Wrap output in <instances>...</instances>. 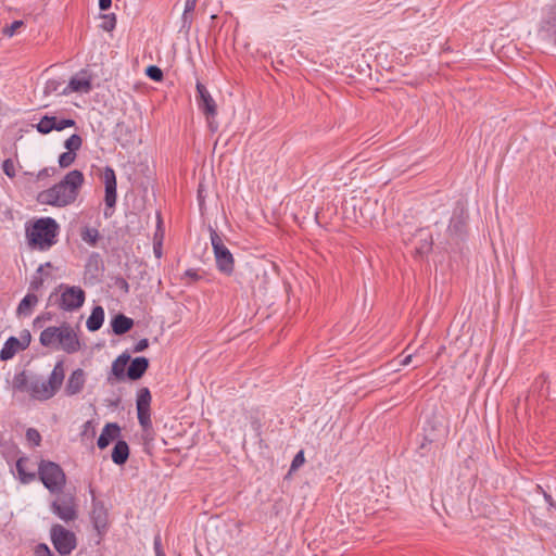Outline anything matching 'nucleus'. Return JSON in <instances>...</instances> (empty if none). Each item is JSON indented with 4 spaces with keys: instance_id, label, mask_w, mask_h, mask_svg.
Wrapping results in <instances>:
<instances>
[{
    "instance_id": "nucleus-3",
    "label": "nucleus",
    "mask_w": 556,
    "mask_h": 556,
    "mask_svg": "<svg viewBox=\"0 0 556 556\" xmlns=\"http://www.w3.org/2000/svg\"><path fill=\"white\" fill-rule=\"evenodd\" d=\"M59 225L51 217H45L36 220L31 228L26 230L28 243L39 250H48L55 243Z\"/></svg>"
},
{
    "instance_id": "nucleus-39",
    "label": "nucleus",
    "mask_w": 556,
    "mask_h": 556,
    "mask_svg": "<svg viewBox=\"0 0 556 556\" xmlns=\"http://www.w3.org/2000/svg\"><path fill=\"white\" fill-rule=\"evenodd\" d=\"M305 462V458H304V452L303 451H300L293 458L292 463H291V467H290V470L291 471H294V470H298Z\"/></svg>"
},
{
    "instance_id": "nucleus-44",
    "label": "nucleus",
    "mask_w": 556,
    "mask_h": 556,
    "mask_svg": "<svg viewBox=\"0 0 556 556\" xmlns=\"http://www.w3.org/2000/svg\"><path fill=\"white\" fill-rule=\"evenodd\" d=\"M198 0H186L185 10H184V18L187 17V14L192 13L195 9Z\"/></svg>"
},
{
    "instance_id": "nucleus-26",
    "label": "nucleus",
    "mask_w": 556,
    "mask_h": 556,
    "mask_svg": "<svg viewBox=\"0 0 556 556\" xmlns=\"http://www.w3.org/2000/svg\"><path fill=\"white\" fill-rule=\"evenodd\" d=\"M27 458L21 457L16 462V471L18 473V479L22 483L26 484L35 480L36 475L34 472H27L25 469V463Z\"/></svg>"
},
{
    "instance_id": "nucleus-15",
    "label": "nucleus",
    "mask_w": 556,
    "mask_h": 556,
    "mask_svg": "<svg viewBox=\"0 0 556 556\" xmlns=\"http://www.w3.org/2000/svg\"><path fill=\"white\" fill-rule=\"evenodd\" d=\"M29 394L33 399L38 401H47L55 395L47 384V381L36 377L30 379Z\"/></svg>"
},
{
    "instance_id": "nucleus-38",
    "label": "nucleus",
    "mask_w": 556,
    "mask_h": 556,
    "mask_svg": "<svg viewBox=\"0 0 556 556\" xmlns=\"http://www.w3.org/2000/svg\"><path fill=\"white\" fill-rule=\"evenodd\" d=\"M26 438L29 442L34 443V445H39L41 441V437L36 429L29 428L26 431Z\"/></svg>"
},
{
    "instance_id": "nucleus-10",
    "label": "nucleus",
    "mask_w": 556,
    "mask_h": 556,
    "mask_svg": "<svg viewBox=\"0 0 556 556\" xmlns=\"http://www.w3.org/2000/svg\"><path fill=\"white\" fill-rule=\"evenodd\" d=\"M31 342V334L29 330L24 329L20 333V338L10 337L0 351V359L9 361L15 356L20 351L26 350Z\"/></svg>"
},
{
    "instance_id": "nucleus-5",
    "label": "nucleus",
    "mask_w": 556,
    "mask_h": 556,
    "mask_svg": "<svg viewBox=\"0 0 556 556\" xmlns=\"http://www.w3.org/2000/svg\"><path fill=\"white\" fill-rule=\"evenodd\" d=\"M38 476L51 493H61L66 483L63 469L54 462L41 460L38 466Z\"/></svg>"
},
{
    "instance_id": "nucleus-4",
    "label": "nucleus",
    "mask_w": 556,
    "mask_h": 556,
    "mask_svg": "<svg viewBox=\"0 0 556 556\" xmlns=\"http://www.w3.org/2000/svg\"><path fill=\"white\" fill-rule=\"evenodd\" d=\"M86 300L85 291L78 286H67L61 283L49 295V303L58 306L64 312H75L79 309Z\"/></svg>"
},
{
    "instance_id": "nucleus-25",
    "label": "nucleus",
    "mask_w": 556,
    "mask_h": 556,
    "mask_svg": "<svg viewBox=\"0 0 556 556\" xmlns=\"http://www.w3.org/2000/svg\"><path fill=\"white\" fill-rule=\"evenodd\" d=\"M129 457V446L128 444L119 440L115 443L112 451V460L116 465H124Z\"/></svg>"
},
{
    "instance_id": "nucleus-1",
    "label": "nucleus",
    "mask_w": 556,
    "mask_h": 556,
    "mask_svg": "<svg viewBox=\"0 0 556 556\" xmlns=\"http://www.w3.org/2000/svg\"><path fill=\"white\" fill-rule=\"evenodd\" d=\"M84 181L85 177L80 170H71L59 184L41 191L38 194V201L56 207L67 206L76 201Z\"/></svg>"
},
{
    "instance_id": "nucleus-47",
    "label": "nucleus",
    "mask_w": 556,
    "mask_h": 556,
    "mask_svg": "<svg viewBox=\"0 0 556 556\" xmlns=\"http://www.w3.org/2000/svg\"><path fill=\"white\" fill-rule=\"evenodd\" d=\"M54 170H55V169H54L53 167H50V168L46 167V168L41 169V170L38 173V179H41V178H43V177H47V176H49V175L53 174V173H54Z\"/></svg>"
},
{
    "instance_id": "nucleus-48",
    "label": "nucleus",
    "mask_w": 556,
    "mask_h": 556,
    "mask_svg": "<svg viewBox=\"0 0 556 556\" xmlns=\"http://www.w3.org/2000/svg\"><path fill=\"white\" fill-rule=\"evenodd\" d=\"M51 318H52V316H51V314H50V313H45V314H42V315L38 316V317L35 319L34 324H35V325H37V324H39V323H41V321L50 320Z\"/></svg>"
},
{
    "instance_id": "nucleus-13",
    "label": "nucleus",
    "mask_w": 556,
    "mask_h": 556,
    "mask_svg": "<svg viewBox=\"0 0 556 556\" xmlns=\"http://www.w3.org/2000/svg\"><path fill=\"white\" fill-rule=\"evenodd\" d=\"M130 362V355L127 353L121 354L111 367V375L108 377V382L114 384L115 382L123 381L127 378L126 366Z\"/></svg>"
},
{
    "instance_id": "nucleus-34",
    "label": "nucleus",
    "mask_w": 556,
    "mask_h": 556,
    "mask_svg": "<svg viewBox=\"0 0 556 556\" xmlns=\"http://www.w3.org/2000/svg\"><path fill=\"white\" fill-rule=\"evenodd\" d=\"M23 26H24L23 21H21V20L14 21L10 25H7L3 27L2 34L7 37H13L17 33V30Z\"/></svg>"
},
{
    "instance_id": "nucleus-51",
    "label": "nucleus",
    "mask_w": 556,
    "mask_h": 556,
    "mask_svg": "<svg viewBox=\"0 0 556 556\" xmlns=\"http://www.w3.org/2000/svg\"><path fill=\"white\" fill-rule=\"evenodd\" d=\"M154 253H155L156 257H161L162 252H161L160 243L157 245L156 244L154 245Z\"/></svg>"
},
{
    "instance_id": "nucleus-53",
    "label": "nucleus",
    "mask_w": 556,
    "mask_h": 556,
    "mask_svg": "<svg viewBox=\"0 0 556 556\" xmlns=\"http://www.w3.org/2000/svg\"><path fill=\"white\" fill-rule=\"evenodd\" d=\"M51 264L50 263H46L45 265H40L37 269V273H41L43 270V267H50Z\"/></svg>"
},
{
    "instance_id": "nucleus-22",
    "label": "nucleus",
    "mask_w": 556,
    "mask_h": 556,
    "mask_svg": "<svg viewBox=\"0 0 556 556\" xmlns=\"http://www.w3.org/2000/svg\"><path fill=\"white\" fill-rule=\"evenodd\" d=\"M64 377H65V371H64L63 362H58L54 365V368H53L52 372L50 374L49 379L47 380V384L54 392V394L61 388V386L64 381Z\"/></svg>"
},
{
    "instance_id": "nucleus-49",
    "label": "nucleus",
    "mask_w": 556,
    "mask_h": 556,
    "mask_svg": "<svg viewBox=\"0 0 556 556\" xmlns=\"http://www.w3.org/2000/svg\"><path fill=\"white\" fill-rule=\"evenodd\" d=\"M112 0H99V8L102 11H106L111 8Z\"/></svg>"
},
{
    "instance_id": "nucleus-9",
    "label": "nucleus",
    "mask_w": 556,
    "mask_h": 556,
    "mask_svg": "<svg viewBox=\"0 0 556 556\" xmlns=\"http://www.w3.org/2000/svg\"><path fill=\"white\" fill-rule=\"evenodd\" d=\"M195 88V99L198 106L206 116L208 126L214 131L216 127H213V122L211 119H213L217 115V105L215 103V100L212 98L211 93L202 83L198 81Z\"/></svg>"
},
{
    "instance_id": "nucleus-30",
    "label": "nucleus",
    "mask_w": 556,
    "mask_h": 556,
    "mask_svg": "<svg viewBox=\"0 0 556 556\" xmlns=\"http://www.w3.org/2000/svg\"><path fill=\"white\" fill-rule=\"evenodd\" d=\"M81 144L83 139L77 134L72 135L64 141V148L72 153H76L81 148Z\"/></svg>"
},
{
    "instance_id": "nucleus-18",
    "label": "nucleus",
    "mask_w": 556,
    "mask_h": 556,
    "mask_svg": "<svg viewBox=\"0 0 556 556\" xmlns=\"http://www.w3.org/2000/svg\"><path fill=\"white\" fill-rule=\"evenodd\" d=\"M121 433V427L116 422H109L102 429L100 437L98 438V447L103 450L110 445Z\"/></svg>"
},
{
    "instance_id": "nucleus-45",
    "label": "nucleus",
    "mask_w": 556,
    "mask_h": 556,
    "mask_svg": "<svg viewBox=\"0 0 556 556\" xmlns=\"http://www.w3.org/2000/svg\"><path fill=\"white\" fill-rule=\"evenodd\" d=\"M148 346H149V341H148V339H141V340H139V341L136 343V345L134 346V352H135V353L142 352V351H144Z\"/></svg>"
},
{
    "instance_id": "nucleus-14",
    "label": "nucleus",
    "mask_w": 556,
    "mask_h": 556,
    "mask_svg": "<svg viewBox=\"0 0 556 556\" xmlns=\"http://www.w3.org/2000/svg\"><path fill=\"white\" fill-rule=\"evenodd\" d=\"M91 520L99 533L106 530L109 514L102 502L92 501Z\"/></svg>"
},
{
    "instance_id": "nucleus-17",
    "label": "nucleus",
    "mask_w": 556,
    "mask_h": 556,
    "mask_svg": "<svg viewBox=\"0 0 556 556\" xmlns=\"http://www.w3.org/2000/svg\"><path fill=\"white\" fill-rule=\"evenodd\" d=\"M86 378L83 369H75L67 379L65 393L70 396L78 394L85 387Z\"/></svg>"
},
{
    "instance_id": "nucleus-2",
    "label": "nucleus",
    "mask_w": 556,
    "mask_h": 556,
    "mask_svg": "<svg viewBox=\"0 0 556 556\" xmlns=\"http://www.w3.org/2000/svg\"><path fill=\"white\" fill-rule=\"evenodd\" d=\"M39 342L45 348L63 351L67 354H75L81 349L77 332L65 321L60 326H50L43 329Z\"/></svg>"
},
{
    "instance_id": "nucleus-50",
    "label": "nucleus",
    "mask_w": 556,
    "mask_h": 556,
    "mask_svg": "<svg viewBox=\"0 0 556 556\" xmlns=\"http://www.w3.org/2000/svg\"><path fill=\"white\" fill-rule=\"evenodd\" d=\"M185 275L187 277H190L192 280H198L200 278L198 273L195 270H193V269H188Z\"/></svg>"
},
{
    "instance_id": "nucleus-16",
    "label": "nucleus",
    "mask_w": 556,
    "mask_h": 556,
    "mask_svg": "<svg viewBox=\"0 0 556 556\" xmlns=\"http://www.w3.org/2000/svg\"><path fill=\"white\" fill-rule=\"evenodd\" d=\"M91 79L86 75V72H81L79 75L71 78L68 86L62 90L61 93L66 94L67 92H83L88 93L91 90Z\"/></svg>"
},
{
    "instance_id": "nucleus-41",
    "label": "nucleus",
    "mask_w": 556,
    "mask_h": 556,
    "mask_svg": "<svg viewBox=\"0 0 556 556\" xmlns=\"http://www.w3.org/2000/svg\"><path fill=\"white\" fill-rule=\"evenodd\" d=\"M153 545H154L155 556H166L163 551V547H162L161 536L159 534L154 538Z\"/></svg>"
},
{
    "instance_id": "nucleus-19",
    "label": "nucleus",
    "mask_w": 556,
    "mask_h": 556,
    "mask_svg": "<svg viewBox=\"0 0 556 556\" xmlns=\"http://www.w3.org/2000/svg\"><path fill=\"white\" fill-rule=\"evenodd\" d=\"M148 367L149 359L147 357L140 356L134 358L127 368V378L130 380L140 379L146 374Z\"/></svg>"
},
{
    "instance_id": "nucleus-11",
    "label": "nucleus",
    "mask_w": 556,
    "mask_h": 556,
    "mask_svg": "<svg viewBox=\"0 0 556 556\" xmlns=\"http://www.w3.org/2000/svg\"><path fill=\"white\" fill-rule=\"evenodd\" d=\"M151 393L148 388L139 389L137 393L136 406L138 421L143 430H148L152 427L150 405H151Z\"/></svg>"
},
{
    "instance_id": "nucleus-46",
    "label": "nucleus",
    "mask_w": 556,
    "mask_h": 556,
    "mask_svg": "<svg viewBox=\"0 0 556 556\" xmlns=\"http://www.w3.org/2000/svg\"><path fill=\"white\" fill-rule=\"evenodd\" d=\"M59 83L56 80H49L46 85V93L58 91Z\"/></svg>"
},
{
    "instance_id": "nucleus-24",
    "label": "nucleus",
    "mask_w": 556,
    "mask_h": 556,
    "mask_svg": "<svg viewBox=\"0 0 556 556\" xmlns=\"http://www.w3.org/2000/svg\"><path fill=\"white\" fill-rule=\"evenodd\" d=\"M104 321V309L102 306L97 305L92 308L90 316L87 319L86 326L89 331L99 330Z\"/></svg>"
},
{
    "instance_id": "nucleus-40",
    "label": "nucleus",
    "mask_w": 556,
    "mask_h": 556,
    "mask_svg": "<svg viewBox=\"0 0 556 556\" xmlns=\"http://www.w3.org/2000/svg\"><path fill=\"white\" fill-rule=\"evenodd\" d=\"M36 556H52L51 549L46 544H38L35 549Z\"/></svg>"
},
{
    "instance_id": "nucleus-37",
    "label": "nucleus",
    "mask_w": 556,
    "mask_h": 556,
    "mask_svg": "<svg viewBox=\"0 0 556 556\" xmlns=\"http://www.w3.org/2000/svg\"><path fill=\"white\" fill-rule=\"evenodd\" d=\"M76 125V122L72 118H56L55 117V128L54 130L61 131L68 127H74Z\"/></svg>"
},
{
    "instance_id": "nucleus-27",
    "label": "nucleus",
    "mask_w": 556,
    "mask_h": 556,
    "mask_svg": "<svg viewBox=\"0 0 556 556\" xmlns=\"http://www.w3.org/2000/svg\"><path fill=\"white\" fill-rule=\"evenodd\" d=\"M35 127L41 135L50 134L55 128V116L45 115Z\"/></svg>"
},
{
    "instance_id": "nucleus-29",
    "label": "nucleus",
    "mask_w": 556,
    "mask_h": 556,
    "mask_svg": "<svg viewBox=\"0 0 556 556\" xmlns=\"http://www.w3.org/2000/svg\"><path fill=\"white\" fill-rule=\"evenodd\" d=\"M29 382L30 379H28L25 371H22L20 374H16L13 378V389L21 391V392H28L29 393Z\"/></svg>"
},
{
    "instance_id": "nucleus-8",
    "label": "nucleus",
    "mask_w": 556,
    "mask_h": 556,
    "mask_svg": "<svg viewBox=\"0 0 556 556\" xmlns=\"http://www.w3.org/2000/svg\"><path fill=\"white\" fill-rule=\"evenodd\" d=\"M51 503V510L63 521L68 522L77 518L75 497L68 493H58Z\"/></svg>"
},
{
    "instance_id": "nucleus-54",
    "label": "nucleus",
    "mask_w": 556,
    "mask_h": 556,
    "mask_svg": "<svg viewBox=\"0 0 556 556\" xmlns=\"http://www.w3.org/2000/svg\"><path fill=\"white\" fill-rule=\"evenodd\" d=\"M122 288H123L126 292H128V283H127V281H126V280H124V279L122 280Z\"/></svg>"
},
{
    "instance_id": "nucleus-32",
    "label": "nucleus",
    "mask_w": 556,
    "mask_h": 556,
    "mask_svg": "<svg viewBox=\"0 0 556 556\" xmlns=\"http://www.w3.org/2000/svg\"><path fill=\"white\" fill-rule=\"evenodd\" d=\"M76 160V153H72L70 151L63 152L59 156V165L62 168L70 167Z\"/></svg>"
},
{
    "instance_id": "nucleus-43",
    "label": "nucleus",
    "mask_w": 556,
    "mask_h": 556,
    "mask_svg": "<svg viewBox=\"0 0 556 556\" xmlns=\"http://www.w3.org/2000/svg\"><path fill=\"white\" fill-rule=\"evenodd\" d=\"M536 489L540 493L543 494V497L544 500L546 501V503L548 504L549 507H556V503L555 501L553 500L552 495L548 494L547 492H545L543 490V488L541 485H536Z\"/></svg>"
},
{
    "instance_id": "nucleus-12",
    "label": "nucleus",
    "mask_w": 556,
    "mask_h": 556,
    "mask_svg": "<svg viewBox=\"0 0 556 556\" xmlns=\"http://www.w3.org/2000/svg\"><path fill=\"white\" fill-rule=\"evenodd\" d=\"M103 181L105 187V195H104V202H105V210H104V217L109 218L112 216V211L116 204V175L112 167L106 166L103 172Z\"/></svg>"
},
{
    "instance_id": "nucleus-52",
    "label": "nucleus",
    "mask_w": 556,
    "mask_h": 556,
    "mask_svg": "<svg viewBox=\"0 0 556 556\" xmlns=\"http://www.w3.org/2000/svg\"><path fill=\"white\" fill-rule=\"evenodd\" d=\"M410 361H412V355L409 354V355L405 356V357L401 361V364H402V365H408V364L410 363Z\"/></svg>"
},
{
    "instance_id": "nucleus-35",
    "label": "nucleus",
    "mask_w": 556,
    "mask_h": 556,
    "mask_svg": "<svg viewBox=\"0 0 556 556\" xmlns=\"http://www.w3.org/2000/svg\"><path fill=\"white\" fill-rule=\"evenodd\" d=\"M116 25V17L114 14H104L102 15V24L101 28L111 31L115 28Z\"/></svg>"
},
{
    "instance_id": "nucleus-33",
    "label": "nucleus",
    "mask_w": 556,
    "mask_h": 556,
    "mask_svg": "<svg viewBox=\"0 0 556 556\" xmlns=\"http://www.w3.org/2000/svg\"><path fill=\"white\" fill-rule=\"evenodd\" d=\"M146 75L154 81H162L164 77L163 71L156 65H149L146 70Z\"/></svg>"
},
{
    "instance_id": "nucleus-28",
    "label": "nucleus",
    "mask_w": 556,
    "mask_h": 556,
    "mask_svg": "<svg viewBox=\"0 0 556 556\" xmlns=\"http://www.w3.org/2000/svg\"><path fill=\"white\" fill-rule=\"evenodd\" d=\"M80 237L81 240L89 244L90 247H96L100 239V233L99 230L96 228L84 227L80 231Z\"/></svg>"
},
{
    "instance_id": "nucleus-31",
    "label": "nucleus",
    "mask_w": 556,
    "mask_h": 556,
    "mask_svg": "<svg viewBox=\"0 0 556 556\" xmlns=\"http://www.w3.org/2000/svg\"><path fill=\"white\" fill-rule=\"evenodd\" d=\"M541 31L545 38L556 46V18L553 23H547V26H543Z\"/></svg>"
},
{
    "instance_id": "nucleus-7",
    "label": "nucleus",
    "mask_w": 556,
    "mask_h": 556,
    "mask_svg": "<svg viewBox=\"0 0 556 556\" xmlns=\"http://www.w3.org/2000/svg\"><path fill=\"white\" fill-rule=\"evenodd\" d=\"M50 536L54 548L62 556L70 555L77 546L75 533L61 525L52 526Z\"/></svg>"
},
{
    "instance_id": "nucleus-23",
    "label": "nucleus",
    "mask_w": 556,
    "mask_h": 556,
    "mask_svg": "<svg viewBox=\"0 0 556 556\" xmlns=\"http://www.w3.org/2000/svg\"><path fill=\"white\" fill-rule=\"evenodd\" d=\"M37 303L38 296L35 293H27L20 302L16 308V315L18 317L30 316Z\"/></svg>"
},
{
    "instance_id": "nucleus-36",
    "label": "nucleus",
    "mask_w": 556,
    "mask_h": 556,
    "mask_svg": "<svg viewBox=\"0 0 556 556\" xmlns=\"http://www.w3.org/2000/svg\"><path fill=\"white\" fill-rule=\"evenodd\" d=\"M2 170L9 178L15 177L16 170L12 159H7L2 162Z\"/></svg>"
},
{
    "instance_id": "nucleus-21",
    "label": "nucleus",
    "mask_w": 556,
    "mask_h": 556,
    "mask_svg": "<svg viewBox=\"0 0 556 556\" xmlns=\"http://www.w3.org/2000/svg\"><path fill=\"white\" fill-rule=\"evenodd\" d=\"M111 327L116 336H122L134 327V320L119 313L112 318Z\"/></svg>"
},
{
    "instance_id": "nucleus-42",
    "label": "nucleus",
    "mask_w": 556,
    "mask_h": 556,
    "mask_svg": "<svg viewBox=\"0 0 556 556\" xmlns=\"http://www.w3.org/2000/svg\"><path fill=\"white\" fill-rule=\"evenodd\" d=\"M43 285V279L40 276H35L30 281L29 289L31 291H38Z\"/></svg>"
},
{
    "instance_id": "nucleus-20",
    "label": "nucleus",
    "mask_w": 556,
    "mask_h": 556,
    "mask_svg": "<svg viewBox=\"0 0 556 556\" xmlns=\"http://www.w3.org/2000/svg\"><path fill=\"white\" fill-rule=\"evenodd\" d=\"M466 219L467 216L463 207L459 210H455L448 225L450 233L460 236L464 232Z\"/></svg>"
},
{
    "instance_id": "nucleus-6",
    "label": "nucleus",
    "mask_w": 556,
    "mask_h": 556,
    "mask_svg": "<svg viewBox=\"0 0 556 556\" xmlns=\"http://www.w3.org/2000/svg\"><path fill=\"white\" fill-rule=\"evenodd\" d=\"M210 238L217 269L220 273L230 276L235 270V258L226 247L223 236H220L214 228L210 227Z\"/></svg>"
}]
</instances>
